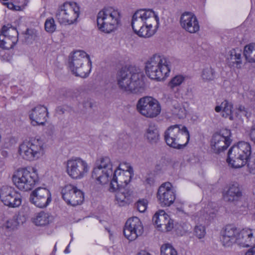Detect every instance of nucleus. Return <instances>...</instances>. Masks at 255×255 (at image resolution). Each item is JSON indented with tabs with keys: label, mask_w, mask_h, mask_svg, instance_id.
Listing matches in <instances>:
<instances>
[{
	"label": "nucleus",
	"mask_w": 255,
	"mask_h": 255,
	"mask_svg": "<svg viewBox=\"0 0 255 255\" xmlns=\"http://www.w3.org/2000/svg\"><path fill=\"white\" fill-rule=\"evenodd\" d=\"M213 213H209V216L211 217H213Z\"/></svg>",
	"instance_id": "nucleus-57"
},
{
	"label": "nucleus",
	"mask_w": 255,
	"mask_h": 255,
	"mask_svg": "<svg viewBox=\"0 0 255 255\" xmlns=\"http://www.w3.org/2000/svg\"><path fill=\"white\" fill-rule=\"evenodd\" d=\"M90 107H92V104L91 103H90Z\"/></svg>",
	"instance_id": "nucleus-58"
},
{
	"label": "nucleus",
	"mask_w": 255,
	"mask_h": 255,
	"mask_svg": "<svg viewBox=\"0 0 255 255\" xmlns=\"http://www.w3.org/2000/svg\"><path fill=\"white\" fill-rule=\"evenodd\" d=\"M56 113L59 115L64 114L65 109L62 106H59L56 108Z\"/></svg>",
	"instance_id": "nucleus-49"
},
{
	"label": "nucleus",
	"mask_w": 255,
	"mask_h": 255,
	"mask_svg": "<svg viewBox=\"0 0 255 255\" xmlns=\"http://www.w3.org/2000/svg\"><path fill=\"white\" fill-rule=\"evenodd\" d=\"M144 136L151 143H156L159 139V133L157 127L154 124L149 125L145 130Z\"/></svg>",
	"instance_id": "nucleus-30"
},
{
	"label": "nucleus",
	"mask_w": 255,
	"mask_h": 255,
	"mask_svg": "<svg viewBox=\"0 0 255 255\" xmlns=\"http://www.w3.org/2000/svg\"><path fill=\"white\" fill-rule=\"evenodd\" d=\"M240 231L235 226H226L221 233V241L224 247H229L234 244H237Z\"/></svg>",
	"instance_id": "nucleus-23"
},
{
	"label": "nucleus",
	"mask_w": 255,
	"mask_h": 255,
	"mask_svg": "<svg viewBox=\"0 0 255 255\" xmlns=\"http://www.w3.org/2000/svg\"><path fill=\"white\" fill-rule=\"evenodd\" d=\"M52 220V217L48 213L41 211L32 218L33 223L38 226L48 225Z\"/></svg>",
	"instance_id": "nucleus-31"
},
{
	"label": "nucleus",
	"mask_w": 255,
	"mask_h": 255,
	"mask_svg": "<svg viewBox=\"0 0 255 255\" xmlns=\"http://www.w3.org/2000/svg\"><path fill=\"white\" fill-rule=\"evenodd\" d=\"M230 130L224 129L220 133L214 134L211 141V148L216 153L226 149L231 142Z\"/></svg>",
	"instance_id": "nucleus-14"
},
{
	"label": "nucleus",
	"mask_w": 255,
	"mask_h": 255,
	"mask_svg": "<svg viewBox=\"0 0 255 255\" xmlns=\"http://www.w3.org/2000/svg\"><path fill=\"white\" fill-rule=\"evenodd\" d=\"M116 193V201L120 206H124L129 204L132 196L131 192L125 187H120L117 189Z\"/></svg>",
	"instance_id": "nucleus-28"
},
{
	"label": "nucleus",
	"mask_w": 255,
	"mask_h": 255,
	"mask_svg": "<svg viewBox=\"0 0 255 255\" xmlns=\"http://www.w3.org/2000/svg\"><path fill=\"white\" fill-rule=\"evenodd\" d=\"M29 201L37 207H46L51 201L50 192L45 188L38 187L31 193Z\"/></svg>",
	"instance_id": "nucleus-18"
},
{
	"label": "nucleus",
	"mask_w": 255,
	"mask_h": 255,
	"mask_svg": "<svg viewBox=\"0 0 255 255\" xmlns=\"http://www.w3.org/2000/svg\"><path fill=\"white\" fill-rule=\"evenodd\" d=\"M227 60L230 65L234 66L236 64L238 66L242 63L241 52L237 51L234 49H232L228 54Z\"/></svg>",
	"instance_id": "nucleus-33"
},
{
	"label": "nucleus",
	"mask_w": 255,
	"mask_h": 255,
	"mask_svg": "<svg viewBox=\"0 0 255 255\" xmlns=\"http://www.w3.org/2000/svg\"><path fill=\"white\" fill-rule=\"evenodd\" d=\"M155 14V12L149 9H140L136 11L131 20V26L134 32L137 29H141L143 24H145V22H150V18Z\"/></svg>",
	"instance_id": "nucleus-21"
},
{
	"label": "nucleus",
	"mask_w": 255,
	"mask_h": 255,
	"mask_svg": "<svg viewBox=\"0 0 255 255\" xmlns=\"http://www.w3.org/2000/svg\"><path fill=\"white\" fill-rule=\"evenodd\" d=\"M0 33L12 38L14 41H18V32L16 29L12 26L11 24H8L6 25H3L1 28Z\"/></svg>",
	"instance_id": "nucleus-34"
},
{
	"label": "nucleus",
	"mask_w": 255,
	"mask_h": 255,
	"mask_svg": "<svg viewBox=\"0 0 255 255\" xmlns=\"http://www.w3.org/2000/svg\"><path fill=\"white\" fill-rule=\"evenodd\" d=\"M215 77V71L212 67H208L203 69L201 74V78L203 81L209 82L214 80Z\"/></svg>",
	"instance_id": "nucleus-37"
},
{
	"label": "nucleus",
	"mask_w": 255,
	"mask_h": 255,
	"mask_svg": "<svg viewBox=\"0 0 255 255\" xmlns=\"http://www.w3.org/2000/svg\"><path fill=\"white\" fill-rule=\"evenodd\" d=\"M254 194H255V191H254Z\"/></svg>",
	"instance_id": "nucleus-59"
},
{
	"label": "nucleus",
	"mask_w": 255,
	"mask_h": 255,
	"mask_svg": "<svg viewBox=\"0 0 255 255\" xmlns=\"http://www.w3.org/2000/svg\"><path fill=\"white\" fill-rule=\"evenodd\" d=\"M143 228L138 218L133 217L128 219L125 225L124 234L129 241H134L142 235Z\"/></svg>",
	"instance_id": "nucleus-16"
},
{
	"label": "nucleus",
	"mask_w": 255,
	"mask_h": 255,
	"mask_svg": "<svg viewBox=\"0 0 255 255\" xmlns=\"http://www.w3.org/2000/svg\"><path fill=\"white\" fill-rule=\"evenodd\" d=\"M153 222L163 232L171 231L173 228V222L164 210H159L152 218Z\"/></svg>",
	"instance_id": "nucleus-24"
},
{
	"label": "nucleus",
	"mask_w": 255,
	"mask_h": 255,
	"mask_svg": "<svg viewBox=\"0 0 255 255\" xmlns=\"http://www.w3.org/2000/svg\"><path fill=\"white\" fill-rule=\"evenodd\" d=\"M69 67L76 76L87 77L91 70V62L90 56L83 51L74 52L69 60Z\"/></svg>",
	"instance_id": "nucleus-6"
},
{
	"label": "nucleus",
	"mask_w": 255,
	"mask_h": 255,
	"mask_svg": "<svg viewBox=\"0 0 255 255\" xmlns=\"http://www.w3.org/2000/svg\"><path fill=\"white\" fill-rule=\"evenodd\" d=\"M17 41H14L12 38L0 34V47L2 49H9L12 48Z\"/></svg>",
	"instance_id": "nucleus-36"
},
{
	"label": "nucleus",
	"mask_w": 255,
	"mask_h": 255,
	"mask_svg": "<svg viewBox=\"0 0 255 255\" xmlns=\"http://www.w3.org/2000/svg\"><path fill=\"white\" fill-rule=\"evenodd\" d=\"M248 112L244 106H240L234 112L235 119H241L242 117H247Z\"/></svg>",
	"instance_id": "nucleus-43"
},
{
	"label": "nucleus",
	"mask_w": 255,
	"mask_h": 255,
	"mask_svg": "<svg viewBox=\"0 0 255 255\" xmlns=\"http://www.w3.org/2000/svg\"><path fill=\"white\" fill-rule=\"evenodd\" d=\"M143 78V73L139 69L122 68L118 74V84L119 88L124 91L141 94L145 90Z\"/></svg>",
	"instance_id": "nucleus-1"
},
{
	"label": "nucleus",
	"mask_w": 255,
	"mask_h": 255,
	"mask_svg": "<svg viewBox=\"0 0 255 255\" xmlns=\"http://www.w3.org/2000/svg\"><path fill=\"white\" fill-rule=\"evenodd\" d=\"M164 139L166 144L174 148L181 149L188 142L190 136L187 128L175 125L169 127L164 132Z\"/></svg>",
	"instance_id": "nucleus-2"
},
{
	"label": "nucleus",
	"mask_w": 255,
	"mask_h": 255,
	"mask_svg": "<svg viewBox=\"0 0 255 255\" xmlns=\"http://www.w3.org/2000/svg\"><path fill=\"white\" fill-rule=\"evenodd\" d=\"M29 2L28 0H21V1H19V3H22V6L24 8Z\"/></svg>",
	"instance_id": "nucleus-52"
},
{
	"label": "nucleus",
	"mask_w": 255,
	"mask_h": 255,
	"mask_svg": "<svg viewBox=\"0 0 255 255\" xmlns=\"http://www.w3.org/2000/svg\"><path fill=\"white\" fill-rule=\"evenodd\" d=\"M171 111L173 115L179 119H184L187 115V110L184 103L174 101L172 103Z\"/></svg>",
	"instance_id": "nucleus-32"
},
{
	"label": "nucleus",
	"mask_w": 255,
	"mask_h": 255,
	"mask_svg": "<svg viewBox=\"0 0 255 255\" xmlns=\"http://www.w3.org/2000/svg\"><path fill=\"white\" fill-rule=\"evenodd\" d=\"M120 18V12L112 7L105 8L100 11L97 16L98 29L109 33L116 29Z\"/></svg>",
	"instance_id": "nucleus-5"
},
{
	"label": "nucleus",
	"mask_w": 255,
	"mask_h": 255,
	"mask_svg": "<svg viewBox=\"0 0 255 255\" xmlns=\"http://www.w3.org/2000/svg\"><path fill=\"white\" fill-rule=\"evenodd\" d=\"M133 175V169L128 163L120 164L118 168L114 171L113 178L110 180V191L115 192L120 187H125L130 181Z\"/></svg>",
	"instance_id": "nucleus-10"
},
{
	"label": "nucleus",
	"mask_w": 255,
	"mask_h": 255,
	"mask_svg": "<svg viewBox=\"0 0 255 255\" xmlns=\"http://www.w3.org/2000/svg\"><path fill=\"white\" fill-rule=\"evenodd\" d=\"M61 194L64 201L73 206L81 204L84 200L83 193L70 184L65 186L61 190Z\"/></svg>",
	"instance_id": "nucleus-17"
},
{
	"label": "nucleus",
	"mask_w": 255,
	"mask_h": 255,
	"mask_svg": "<svg viewBox=\"0 0 255 255\" xmlns=\"http://www.w3.org/2000/svg\"><path fill=\"white\" fill-rule=\"evenodd\" d=\"M245 255H255V246L249 250L246 253Z\"/></svg>",
	"instance_id": "nucleus-50"
},
{
	"label": "nucleus",
	"mask_w": 255,
	"mask_h": 255,
	"mask_svg": "<svg viewBox=\"0 0 255 255\" xmlns=\"http://www.w3.org/2000/svg\"><path fill=\"white\" fill-rule=\"evenodd\" d=\"M146 181L148 184H151L152 183V180L151 178H147Z\"/></svg>",
	"instance_id": "nucleus-55"
},
{
	"label": "nucleus",
	"mask_w": 255,
	"mask_h": 255,
	"mask_svg": "<svg viewBox=\"0 0 255 255\" xmlns=\"http://www.w3.org/2000/svg\"><path fill=\"white\" fill-rule=\"evenodd\" d=\"M157 198L161 206H169L175 200V194L170 182H165L159 187Z\"/></svg>",
	"instance_id": "nucleus-19"
},
{
	"label": "nucleus",
	"mask_w": 255,
	"mask_h": 255,
	"mask_svg": "<svg viewBox=\"0 0 255 255\" xmlns=\"http://www.w3.org/2000/svg\"><path fill=\"white\" fill-rule=\"evenodd\" d=\"M0 199L5 205L12 208L18 207L21 204V195L8 186H3L0 189Z\"/></svg>",
	"instance_id": "nucleus-15"
},
{
	"label": "nucleus",
	"mask_w": 255,
	"mask_h": 255,
	"mask_svg": "<svg viewBox=\"0 0 255 255\" xmlns=\"http://www.w3.org/2000/svg\"><path fill=\"white\" fill-rule=\"evenodd\" d=\"M80 8L74 2H65L59 6L55 14L58 21L62 24L71 25L77 21Z\"/></svg>",
	"instance_id": "nucleus-9"
},
{
	"label": "nucleus",
	"mask_w": 255,
	"mask_h": 255,
	"mask_svg": "<svg viewBox=\"0 0 255 255\" xmlns=\"http://www.w3.org/2000/svg\"><path fill=\"white\" fill-rule=\"evenodd\" d=\"M150 19V21L152 22H145V24H143L141 29H137L134 33L142 37H149L152 36L159 27V19L156 13Z\"/></svg>",
	"instance_id": "nucleus-25"
},
{
	"label": "nucleus",
	"mask_w": 255,
	"mask_h": 255,
	"mask_svg": "<svg viewBox=\"0 0 255 255\" xmlns=\"http://www.w3.org/2000/svg\"><path fill=\"white\" fill-rule=\"evenodd\" d=\"M18 217L17 216H14L11 219L7 220L5 224V228L9 230L16 229L20 224L18 221Z\"/></svg>",
	"instance_id": "nucleus-40"
},
{
	"label": "nucleus",
	"mask_w": 255,
	"mask_h": 255,
	"mask_svg": "<svg viewBox=\"0 0 255 255\" xmlns=\"http://www.w3.org/2000/svg\"><path fill=\"white\" fill-rule=\"evenodd\" d=\"M145 73L152 79L160 80L170 71L167 60L163 56L155 54L145 63Z\"/></svg>",
	"instance_id": "nucleus-3"
},
{
	"label": "nucleus",
	"mask_w": 255,
	"mask_h": 255,
	"mask_svg": "<svg viewBox=\"0 0 255 255\" xmlns=\"http://www.w3.org/2000/svg\"><path fill=\"white\" fill-rule=\"evenodd\" d=\"M181 27L190 33H195L200 29V25L195 15L191 12H185L180 18Z\"/></svg>",
	"instance_id": "nucleus-20"
},
{
	"label": "nucleus",
	"mask_w": 255,
	"mask_h": 255,
	"mask_svg": "<svg viewBox=\"0 0 255 255\" xmlns=\"http://www.w3.org/2000/svg\"><path fill=\"white\" fill-rule=\"evenodd\" d=\"M90 166L80 157H72L67 162V172L72 178L79 179L88 173Z\"/></svg>",
	"instance_id": "nucleus-13"
},
{
	"label": "nucleus",
	"mask_w": 255,
	"mask_h": 255,
	"mask_svg": "<svg viewBox=\"0 0 255 255\" xmlns=\"http://www.w3.org/2000/svg\"><path fill=\"white\" fill-rule=\"evenodd\" d=\"M185 77L182 75H178L171 79L169 83V87L173 89L175 87L179 86L185 80Z\"/></svg>",
	"instance_id": "nucleus-38"
},
{
	"label": "nucleus",
	"mask_w": 255,
	"mask_h": 255,
	"mask_svg": "<svg viewBox=\"0 0 255 255\" xmlns=\"http://www.w3.org/2000/svg\"><path fill=\"white\" fill-rule=\"evenodd\" d=\"M137 255H151L149 253H148L145 251H141L139 253H138Z\"/></svg>",
	"instance_id": "nucleus-54"
},
{
	"label": "nucleus",
	"mask_w": 255,
	"mask_h": 255,
	"mask_svg": "<svg viewBox=\"0 0 255 255\" xmlns=\"http://www.w3.org/2000/svg\"><path fill=\"white\" fill-rule=\"evenodd\" d=\"M45 153L44 143L38 139L25 140L18 148V153L23 159L32 161L41 157Z\"/></svg>",
	"instance_id": "nucleus-7"
},
{
	"label": "nucleus",
	"mask_w": 255,
	"mask_h": 255,
	"mask_svg": "<svg viewBox=\"0 0 255 255\" xmlns=\"http://www.w3.org/2000/svg\"><path fill=\"white\" fill-rule=\"evenodd\" d=\"M45 30L49 33H53L56 29V25L53 18L47 19L44 24Z\"/></svg>",
	"instance_id": "nucleus-41"
},
{
	"label": "nucleus",
	"mask_w": 255,
	"mask_h": 255,
	"mask_svg": "<svg viewBox=\"0 0 255 255\" xmlns=\"http://www.w3.org/2000/svg\"><path fill=\"white\" fill-rule=\"evenodd\" d=\"M47 108L43 105H37L29 111V117L34 126H44L48 118Z\"/></svg>",
	"instance_id": "nucleus-22"
},
{
	"label": "nucleus",
	"mask_w": 255,
	"mask_h": 255,
	"mask_svg": "<svg viewBox=\"0 0 255 255\" xmlns=\"http://www.w3.org/2000/svg\"><path fill=\"white\" fill-rule=\"evenodd\" d=\"M247 161L246 164L249 171L252 174H255V152L251 155Z\"/></svg>",
	"instance_id": "nucleus-42"
},
{
	"label": "nucleus",
	"mask_w": 255,
	"mask_h": 255,
	"mask_svg": "<svg viewBox=\"0 0 255 255\" xmlns=\"http://www.w3.org/2000/svg\"><path fill=\"white\" fill-rule=\"evenodd\" d=\"M3 4L6 5L7 8H8L9 9H11L14 11H20L24 8L22 6V4L20 5H14L13 3L9 2H3Z\"/></svg>",
	"instance_id": "nucleus-46"
},
{
	"label": "nucleus",
	"mask_w": 255,
	"mask_h": 255,
	"mask_svg": "<svg viewBox=\"0 0 255 255\" xmlns=\"http://www.w3.org/2000/svg\"><path fill=\"white\" fill-rule=\"evenodd\" d=\"M249 135L251 140L255 144V126L252 127Z\"/></svg>",
	"instance_id": "nucleus-47"
},
{
	"label": "nucleus",
	"mask_w": 255,
	"mask_h": 255,
	"mask_svg": "<svg viewBox=\"0 0 255 255\" xmlns=\"http://www.w3.org/2000/svg\"><path fill=\"white\" fill-rule=\"evenodd\" d=\"M32 31L31 30L27 29L26 33H25V39L28 41L29 39L30 40H33L34 38V35L32 34Z\"/></svg>",
	"instance_id": "nucleus-48"
},
{
	"label": "nucleus",
	"mask_w": 255,
	"mask_h": 255,
	"mask_svg": "<svg viewBox=\"0 0 255 255\" xmlns=\"http://www.w3.org/2000/svg\"><path fill=\"white\" fill-rule=\"evenodd\" d=\"M160 251L161 255H177L176 251L169 244L162 245Z\"/></svg>",
	"instance_id": "nucleus-39"
},
{
	"label": "nucleus",
	"mask_w": 255,
	"mask_h": 255,
	"mask_svg": "<svg viewBox=\"0 0 255 255\" xmlns=\"http://www.w3.org/2000/svg\"><path fill=\"white\" fill-rule=\"evenodd\" d=\"M223 196L225 201L235 203L241 200L243 192L239 184L234 183L229 185Z\"/></svg>",
	"instance_id": "nucleus-27"
},
{
	"label": "nucleus",
	"mask_w": 255,
	"mask_h": 255,
	"mask_svg": "<svg viewBox=\"0 0 255 255\" xmlns=\"http://www.w3.org/2000/svg\"><path fill=\"white\" fill-rule=\"evenodd\" d=\"M96 165L92 172V177L101 184L107 183L113 173V164L110 158L108 156L102 157L97 161Z\"/></svg>",
	"instance_id": "nucleus-12"
},
{
	"label": "nucleus",
	"mask_w": 255,
	"mask_h": 255,
	"mask_svg": "<svg viewBox=\"0 0 255 255\" xmlns=\"http://www.w3.org/2000/svg\"><path fill=\"white\" fill-rule=\"evenodd\" d=\"M147 202L146 200H139L136 203V208L139 212H144L147 208Z\"/></svg>",
	"instance_id": "nucleus-45"
},
{
	"label": "nucleus",
	"mask_w": 255,
	"mask_h": 255,
	"mask_svg": "<svg viewBox=\"0 0 255 255\" xmlns=\"http://www.w3.org/2000/svg\"><path fill=\"white\" fill-rule=\"evenodd\" d=\"M136 108L141 115L149 119L157 117L161 111L159 102L149 96L140 98L136 103Z\"/></svg>",
	"instance_id": "nucleus-11"
},
{
	"label": "nucleus",
	"mask_w": 255,
	"mask_h": 255,
	"mask_svg": "<svg viewBox=\"0 0 255 255\" xmlns=\"http://www.w3.org/2000/svg\"><path fill=\"white\" fill-rule=\"evenodd\" d=\"M244 55L249 62H255V43H250L245 46Z\"/></svg>",
	"instance_id": "nucleus-35"
},
{
	"label": "nucleus",
	"mask_w": 255,
	"mask_h": 255,
	"mask_svg": "<svg viewBox=\"0 0 255 255\" xmlns=\"http://www.w3.org/2000/svg\"><path fill=\"white\" fill-rule=\"evenodd\" d=\"M237 245L243 248L255 246V230L245 228L240 231Z\"/></svg>",
	"instance_id": "nucleus-26"
},
{
	"label": "nucleus",
	"mask_w": 255,
	"mask_h": 255,
	"mask_svg": "<svg viewBox=\"0 0 255 255\" xmlns=\"http://www.w3.org/2000/svg\"><path fill=\"white\" fill-rule=\"evenodd\" d=\"M233 105L227 100L222 102L220 105L216 106L215 110L216 112H222V116L225 118H229L230 120H234V112L232 110Z\"/></svg>",
	"instance_id": "nucleus-29"
},
{
	"label": "nucleus",
	"mask_w": 255,
	"mask_h": 255,
	"mask_svg": "<svg viewBox=\"0 0 255 255\" xmlns=\"http://www.w3.org/2000/svg\"><path fill=\"white\" fill-rule=\"evenodd\" d=\"M5 163L3 161L0 160V171L3 170L5 168Z\"/></svg>",
	"instance_id": "nucleus-53"
},
{
	"label": "nucleus",
	"mask_w": 255,
	"mask_h": 255,
	"mask_svg": "<svg viewBox=\"0 0 255 255\" xmlns=\"http://www.w3.org/2000/svg\"><path fill=\"white\" fill-rule=\"evenodd\" d=\"M12 181L20 190L29 191L38 181V174L34 170L30 171L26 168H19L14 172Z\"/></svg>",
	"instance_id": "nucleus-8"
},
{
	"label": "nucleus",
	"mask_w": 255,
	"mask_h": 255,
	"mask_svg": "<svg viewBox=\"0 0 255 255\" xmlns=\"http://www.w3.org/2000/svg\"><path fill=\"white\" fill-rule=\"evenodd\" d=\"M206 234L204 226L202 225L196 226L194 228V235L199 239H202Z\"/></svg>",
	"instance_id": "nucleus-44"
},
{
	"label": "nucleus",
	"mask_w": 255,
	"mask_h": 255,
	"mask_svg": "<svg viewBox=\"0 0 255 255\" xmlns=\"http://www.w3.org/2000/svg\"><path fill=\"white\" fill-rule=\"evenodd\" d=\"M68 246L66 248V249L65 250V251H64V252H65V253H69V250H68Z\"/></svg>",
	"instance_id": "nucleus-56"
},
{
	"label": "nucleus",
	"mask_w": 255,
	"mask_h": 255,
	"mask_svg": "<svg viewBox=\"0 0 255 255\" xmlns=\"http://www.w3.org/2000/svg\"><path fill=\"white\" fill-rule=\"evenodd\" d=\"M0 154L2 157L5 158L8 156V153L7 151H6L5 150H2L0 152Z\"/></svg>",
	"instance_id": "nucleus-51"
},
{
	"label": "nucleus",
	"mask_w": 255,
	"mask_h": 255,
	"mask_svg": "<svg viewBox=\"0 0 255 255\" xmlns=\"http://www.w3.org/2000/svg\"><path fill=\"white\" fill-rule=\"evenodd\" d=\"M251 155V146L249 143L241 141L233 146L229 150V164L233 168H241L246 164Z\"/></svg>",
	"instance_id": "nucleus-4"
}]
</instances>
